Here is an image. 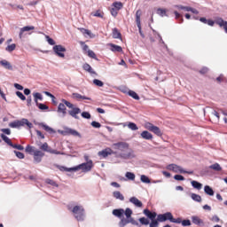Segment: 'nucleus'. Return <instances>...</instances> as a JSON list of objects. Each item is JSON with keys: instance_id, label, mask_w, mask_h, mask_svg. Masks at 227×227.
Masks as SVG:
<instances>
[{"instance_id": "nucleus-23", "label": "nucleus", "mask_w": 227, "mask_h": 227, "mask_svg": "<svg viewBox=\"0 0 227 227\" xmlns=\"http://www.w3.org/2000/svg\"><path fill=\"white\" fill-rule=\"evenodd\" d=\"M113 196L115 200H119V201H125V196L120 191L113 192Z\"/></svg>"}, {"instance_id": "nucleus-33", "label": "nucleus", "mask_w": 227, "mask_h": 227, "mask_svg": "<svg viewBox=\"0 0 227 227\" xmlns=\"http://www.w3.org/2000/svg\"><path fill=\"white\" fill-rule=\"evenodd\" d=\"M25 152L27 153H29V155H35V152H36V151H35V146L28 145L26 146Z\"/></svg>"}, {"instance_id": "nucleus-47", "label": "nucleus", "mask_w": 227, "mask_h": 227, "mask_svg": "<svg viewBox=\"0 0 227 227\" xmlns=\"http://www.w3.org/2000/svg\"><path fill=\"white\" fill-rule=\"evenodd\" d=\"M33 97L35 98V100H43V96L40 92H34Z\"/></svg>"}, {"instance_id": "nucleus-32", "label": "nucleus", "mask_w": 227, "mask_h": 227, "mask_svg": "<svg viewBox=\"0 0 227 227\" xmlns=\"http://www.w3.org/2000/svg\"><path fill=\"white\" fill-rule=\"evenodd\" d=\"M140 182H142V184H152V179L146 175H142L140 176Z\"/></svg>"}, {"instance_id": "nucleus-48", "label": "nucleus", "mask_w": 227, "mask_h": 227, "mask_svg": "<svg viewBox=\"0 0 227 227\" xmlns=\"http://www.w3.org/2000/svg\"><path fill=\"white\" fill-rule=\"evenodd\" d=\"M93 84H95V86H98V88H102L104 86V82L98 79H94Z\"/></svg>"}, {"instance_id": "nucleus-12", "label": "nucleus", "mask_w": 227, "mask_h": 227, "mask_svg": "<svg viewBox=\"0 0 227 227\" xmlns=\"http://www.w3.org/2000/svg\"><path fill=\"white\" fill-rule=\"evenodd\" d=\"M114 153L113 152V149L108 147L102 151H99L98 153V157H102L103 159H106V158L109 157V155H113Z\"/></svg>"}, {"instance_id": "nucleus-8", "label": "nucleus", "mask_w": 227, "mask_h": 227, "mask_svg": "<svg viewBox=\"0 0 227 227\" xmlns=\"http://www.w3.org/2000/svg\"><path fill=\"white\" fill-rule=\"evenodd\" d=\"M78 171L82 169V173H88L93 168V160H89L87 162L77 165Z\"/></svg>"}, {"instance_id": "nucleus-63", "label": "nucleus", "mask_w": 227, "mask_h": 227, "mask_svg": "<svg viewBox=\"0 0 227 227\" xmlns=\"http://www.w3.org/2000/svg\"><path fill=\"white\" fill-rule=\"evenodd\" d=\"M154 127H155V125H153L152 122L145 123V129H147V130H150V132H152V130Z\"/></svg>"}, {"instance_id": "nucleus-61", "label": "nucleus", "mask_w": 227, "mask_h": 227, "mask_svg": "<svg viewBox=\"0 0 227 227\" xmlns=\"http://www.w3.org/2000/svg\"><path fill=\"white\" fill-rule=\"evenodd\" d=\"M16 95L19 97V98H20V100H26V96L21 91H16Z\"/></svg>"}, {"instance_id": "nucleus-29", "label": "nucleus", "mask_w": 227, "mask_h": 227, "mask_svg": "<svg viewBox=\"0 0 227 227\" xmlns=\"http://www.w3.org/2000/svg\"><path fill=\"white\" fill-rule=\"evenodd\" d=\"M1 138L3 139V141H4V143H6V145H8L9 146H12V142L10 139V137H8L6 135H4V133H2L0 135Z\"/></svg>"}, {"instance_id": "nucleus-38", "label": "nucleus", "mask_w": 227, "mask_h": 227, "mask_svg": "<svg viewBox=\"0 0 227 227\" xmlns=\"http://www.w3.org/2000/svg\"><path fill=\"white\" fill-rule=\"evenodd\" d=\"M87 56H89V58H91L92 59H95L96 61H98V58H97V54H95V51L91 50H88Z\"/></svg>"}, {"instance_id": "nucleus-1", "label": "nucleus", "mask_w": 227, "mask_h": 227, "mask_svg": "<svg viewBox=\"0 0 227 227\" xmlns=\"http://www.w3.org/2000/svg\"><path fill=\"white\" fill-rule=\"evenodd\" d=\"M113 147L114 150H119L120 152H125L126 153H120L117 157L119 159H122L123 160H130V159H136V153H134V150L130 149V145L127 142H117L113 144Z\"/></svg>"}, {"instance_id": "nucleus-21", "label": "nucleus", "mask_w": 227, "mask_h": 227, "mask_svg": "<svg viewBox=\"0 0 227 227\" xmlns=\"http://www.w3.org/2000/svg\"><path fill=\"white\" fill-rule=\"evenodd\" d=\"M110 51L112 52H123V48L121 46L114 44V43H109Z\"/></svg>"}, {"instance_id": "nucleus-5", "label": "nucleus", "mask_w": 227, "mask_h": 227, "mask_svg": "<svg viewBox=\"0 0 227 227\" xmlns=\"http://www.w3.org/2000/svg\"><path fill=\"white\" fill-rule=\"evenodd\" d=\"M27 127V129H33V123H31L27 119L23 118L21 120H17L9 123L11 129H20V127Z\"/></svg>"}, {"instance_id": "nucleus-20", "label": "nucleus", "mask_w": 227, "mask_h": 227, "mask_svg": "<svg viewBox=\"0 0 227 227\" xmlns=\"http://www.w3.org/2000/svg\"><path fill=\"white\" fill-rule=\"evenodd\" d=\"M129 203H132L137 208H141V207H143V202H141V200H139V199H137V197L129 198Z\"/></svg>"}, {"instance_id": "nucleus-45", "label": "nucleus", "mask_w": 227, "mask_h": 227, "mask_svg": "<svg viewBox=\"0 0 227 227\" xmlns=\"http://www.w3.org/2000/svg\"><path fill=\"white\" fill-rule=\"evenodd\" d=\"M17 47L16 43H12V44H9L6 48L5 51H7V52H13V51H15Z\"/></svg>"}, {"instance_id": "nucleus-17", "label": "nucleus", "mask_w": 227, "mask_h": 227, "mask_svg": "<svg viewBox=\"0 0 227 227\" xmlns=\"http://www.w3.org/2000/svg\"><path fill=\"white\" fill-rule=\"evenodd\" d=\"M39 127H42V129H43V130H45V132H48V134H56V131L54 129L51 128L49 125L41 122L38 123Z\"/></svg>"}, {"instance_id": "nucleus-22", "label": "nucleus", "mask_w": 227, "mask_h": 227, "mask_svg": "<svg viewBox=\"0 0 227 227\" xmlns=\"http://www.w3.org/2000/svg\"><path fill=\"white\" fill-rule=\"evenodd\" d=\"M0 65L5 68V70H13V66H12V64L6 60V59H3L0 61Z\"/></svg>"}, {"instance_id": "nucleus-60", "label": "nucleus", "mask_w": 227, "mask_h": 227, "mask_svg": "<svg viewBox=\"0 0 227 227\" xmlns=\"http://www.w3.org/2000/svg\"><path fill=\"white\" fill-rule=\"evenodd\" d=\"M46 184L52 185L53 187H58L57 183L52 179H46Z\"/></svg>"}, {"instance_id": "nucleus-49", "label": "nucleus", "mask_w": 227, "mask_h": 227, "mask_svg": "<svg viewBox=\"0 0 227 227\" xmlns=\"http://www.w3.org/2000/svg\"><path fill=\"white\" fill-rule=\"evenodd\" d=\"M62 103L67 106L69 109H74V104L70 103V101H67V99H62Z\"/></svg>"}, {"instance_id": "nucleus-42", "label": "nucleus", "mask_w": 227, "mask_h": 227, "mask_svg": "<svg viewBox=\"0 0 227 227\" xmlns=\"http://www.w3.org/2000/svg\"><path fill=\"white\" fill-rule=\"evenodd\" d=\"M125 176L127 179L134 181L136 180V174L133 172H126Z\"/></svg>"}, {"instance_id": "nucleus-31", "label": "nucleus", "mask_w": 227, "mask_h": 227, "mask_svg": "<svg viewBox=\"0 0 227 227\" xmlns=\"http://www.w3.org/2000/svg\"><path fill=\"white\" fill-rule=\"evenodd\" d=\"M209 169H213L214 171H223V168L219 163H214L210 165Z\"/></svg>"}, {"instance_id": "nucleus-44", "label": "nucleus", "mask_w": 227, "mask_h": 227, "mask_svg": "<svg viewBox=\"0 0 227 227\" xmlns=\"http://www.w3.org/2000/svg\"><path fill=\"white\" fill-rule=\"evenodd\" d=\"M174 8H177V10H184V12H189L191 10L190 6H184V5H174Z\"/></svg>"}, {"instance_id": "nucleus-46", "label": "nucleus", "mask_w": 227, "mask_h": 227, "mask_svg": "<svg viewBox=\"0 0 227 227\" xmlns=\"http://www.w3.org/2000/svg\"><path fill=\"white\" fill-rule=\"evenodd\" d=\"M128 128H129L130 130H138L139 129V128L137 127V124H136L135 122H129Z\"/></svg>"}, {"instance_id": "nucleus-43", "label": "nucleus", "mask_w": 227, "mask_h": 227, "mask_svg": "<svg viewBox=\"0 0 227 227\" xmlns=\"http://www.w3.org/2000/svg\"><path fill=\"white\" fill-rule=\"evenodd\" d=\"M157 14L160 15V17H168V14L166 13V9L158 8Z\"/></svg>"}, {"instance_id": "nucleus-15", "label": "nucleus", "mask_w": 227, "mask_h": 227, "mask_svg": "<svg viewBox=\"0 0 227 227\" xmlns=\"http://www.w3.org/2000/svg\"><path fill=\"white\" fill-rule=\"evenodd\" d=\"M215 24H217L220 27H223L227 35V21L223 20V18H217L215 20Z\"/></svg>"}, {"instance_id": "nucleus-62", "label": "nucleus", "mask_w": 227, "mask_h": 227, "mask_svg": "<svg viewBox=\"0 0 227 227\" xmlns=\"http://www.w3.org/2000/svg\"><path fill=\"white\" fill-rule=\"evenodd\" d=\"M181 224L182 226H191L192 223L191 220L185 219L182 221Z\"/></svg>"}, {"instance_id": "nucleus-39", "label": "nucleus", "mask_w": 227, "mask_h": 227, "mask_svg": "<svg viewBox=\"0 0 227 227\" xmlns=\"http://www.w3.org/2000/svg\"><path fill=\"white\" fill-rule=\"evenodd\" d=\"M80 45H82V49L84 54L88 53V51H90V46H88V44H86V43L81 41L80 42Z\"/></svg>"}, {"instance_id": "nucleus-26", "label": "nucleus", "mask_w": 227, "mask_h": 227, "mask_svg": "<svg viewBox=\"0 0 227 227\" xmlns=\"http://www.w3.org/2000/svg\"><path fill=\"white\" fill-rule=\"evenodd\" d=\"M58 113H62L63 116H67V106H65V103H60L58 106Z\"/></svg>"}, {"instance_id": "nucleus-55", "label": "nucleus", "mask_w": 227, "mask_h": 227, "mask_svg": "<svg viewBox=\"0 0 227 227\" xmlns=\"http://www.w3.org/2000/svg\"><path fill=\"white\" fill-rule=\"evenodd\" d=\"M18 159H25L26 155L19 151H13Z\"/></svg>"}, {"instance_id": "nucleus-28", "label": "nucleus", "mask_w": 227, "mask_h": 227, "mask_svg": "<svg viewBox=\"0 0 227 227\" xmlns=\"http://www.w3.org/2000/svg\"><path fill=\"white\" fill-rule=\"evenodd\" d=\"M112 8L114 10H116L117 12H120V10H121V8H123V4L121 2H114L112 4Z\"/></svg>"}, {"instance_id": "nucleus-2", "label": "nucleus", "mask_w": 227, "mask_h": 227, "mask_svg": "<svg viewBox=\"0 0 227 227\" xmlns=\"http://www.w3.org/2000/svg\"><path fill=\"white\" fill-rule=\"evenodd\" d=\"M132 214L134 212L130 209V207H127L125 209V216L126 218H121L118 223L119 227H125L127 224H132L133 226L141 227V223L138 221H136L134 217H132Z\"/></svg>"}, {"instance_id": "nucleus-53", "label": "nucleus", "mask_w": 227, "mask_h": 227, "mask_svg": "<svg viewBox=\"0 0 227 227\" xmlns=\"http://www.w3.org/2000/svg\"><path fill=\"white\" fill-rule=\"evenodd\" d=\"M41 150H43V152H48L51 150V148L49 147V144L44 143L41 145Z\"/></svg>"}, {"instance_id": "nucleus-58", "label": "nucleus", "mask_w": 227, "mask_h": 227, "mask_svg": "<svg viewBox=\"0 0 227 227\" xmlns=\"http://www.w3.org/2000/svg\"><path fill=\"white\" fill-rule=\"evenodd\" d=\"M91 127H93L94 129H100V127H102V124H100V122L93 121L90 123Z\"/></svg>"}, {"instance_id": "nucleus-7", "label": "nucleus", "mask_w": 227, "mask_h": 227, "mask_svg": "<svg viewBox=\"0 0 227 227\" xmlns=\"http://www.w3.org/2000/svg\"><path fill=\"white\" fill-rule=\"evenodd\" d=\"M58 132L62 136H74L75 137H82L81 133H79V131L68 127H64V130L59 129Z\"/></svg>"}, {"instance_id": "nucleus-52", "label": "nucleus", "mask_w": 227, "mask_h": 227, "mask_svg": "<svg viewBox=\"0 0 227 227\" xmlns=\"http://www.w3.org/2000/svg\"><path fill=\"white\" fill-rule=\"evenodd\" d=\"M75 171H79L77 166L72 168L66 167V172L67 173H75Z\"/></svg>"}, {"instance_id": "nucleus-16", "label": "nucleus", "mask_w": 227, "mask_h": 227, "mask_svg": "<svg viewBox=\"0 0 227 227\" xmlns=\"http://www.w3.org/2000/svg\"><path fill=\"white\" fill-rule=\"evenodd\" d=\"M33 29H35L34 26H26L21 27L19 33V38L22 40L24 33H26V31H33Z\"/></svg>"}, {"instance_id": "nucleus-56", "label": "nucleus", "mask_w": 227, "mask_h": 227, "mask_svg": "<svg viewBox=\"0 0 227 227\" xmlns=\"http://www.w3.org/2000/svg\"><path fill=\"white\" fill-rule=\"evenodd\" d=\"M82 117L84 118L85 120H90L91 119V114H90V112H82Z\"/></svg>"}, {"instance_id": "nucleus-27", "label": "nucleus", "mask_w": 227, "mask_h": 227, "mask_svg": "<svg viewBox=\"0 0 227 227\" xmlns=\"http://www.w3.org/2000/svg\"><path fill=\"white\" fill-rule=\"evenodd\" d=\"M82 68L83 70H85V72H88L89 74H97V72L93 70V67H91V66L88 63L83 64Z\"/></svg>"}, {"instance_id": "nucleus-3", "label": "nucleus", "mask_w": 227, "mask_h": 227, "mask_svg": "<svg viewBox=\"0 0 227 227\" xmlns=\"http://www.w3.org/2000/svg\"><path fill=\"white\" fill-rule=\"evenodd\" d=\"M143 214L144 215H145V217L143 216L138 219V222L143 226H148V224H150V221H153V219H157V215H157V212L152 211L148 208L144 209Z\"/></svg>"}, {"instance_id": "nucleus-14", "label": "nucleus", "mask_w": 227, "mask_h": 227, "mask_svg": "<svg viewBox=\"0 0 227 227\" xmlns=\"http://www.w3.org/2000/svg\"><path fill=\"white\" fill-rule=\"evenodd\" d=\"M68 114L74 118L75 120H79V116L77 114H81V108L79 107H73L72 110L68 111Z\"/></svg>"}, {"instance_id": "nucleus-50", "label": "nucleus", "mask_w": 227, "mask_h": 227, "mask_svg": "<svg viewBox=\"0 0 227 227\" xmlns=\"http://www.w3.org/2000/svg\"><path fill=\"white\" fill-rule=\"evenodd\" d=\"M37 107L41 111H47V109H49V106L43 103L37 104Z\"/></svg>"}, {"instance_id": "nucleus-40", "label": "nucleus", "mask_w": 227, "mask_h": 227, "mask_svg": "<svg viewBox=\"0 0 227 227\" xmlns=\"http://www.w3.org/2000/svg\"><path fill=\"white\" fill-rule=\"evenodd\" d=\"M136 23L137 27H140V24H141V12L140 11H137L136 12Z\"/></svg>"}, {"instance_id": "nucleus-35", "label": "nucleus", "mask_w": 227, "mask_h": 227, "mask_svg": "<svg viewBox=\"0 0 227 227\" xmlns=\"http://www.w3.org/2000/svg\"><path fill=\"white\" fill-rule=\"evenodd\" d=\"M113 38L117 39V40H121V33H120V31H118V28H114L113 29Z\"/></svg>"}, {"instance_id": "nucleus-9", "label": "nucleus", "mask_w": 227, "mask_h": 227, "mask_svg": "<svg viewBox=\"0 0 227 227\" xmlns=\"http://www.w3.org/2000/svg\"><path fill=\"white\" fill-rule=\"evenodd\" d=\"M53 52L58 56L59 58H65V53L67 52V48H65L61 44H57L53 46Z\"/></svg>"}, {"instance_id": "nucleus-11", "label": "nucleus", "mask_w": 227, "mask_h": 227, "mask_svg": "<svg viewBox=\"0 0 227 227\" xmlns=\"http://www.w3.org/2000/svg\"><path fill=\"white\" fill-rule=\"evenodd\" d=\"M45 156V153L40 150H35V152H34V162H35V164H40V162H42V158H43Z\"/></svg>"}, {"instance_id": "nucleus-25", "label": "nucleus", "mask_w": 227, "mask_h": 227, "mask_svg": "<svg viewBox=\"0 0 227 227\" xmlns=\"http://www.w3.org/2000/svg\"><path fill=\"white\" fill-rule=\"evenodd\" d=\"M191 184H192V187H193V189H197V191H201V189H203V184L196 180H192Z\"/></svg>"}, {"instance_id": "nucleus-18", "label": "nucleus", "mask_w": 227, "mask_h": 227, "mask_svg": "<svg viewBox=\"0 0 227 227\" xmlns=\"http://www.w3.org/2000/svg\"><path fill=\"white\" fill-rule=\"evenodd\" d=\"M192 223L193 224H196V226H204L205 222L201 218H200L198 215H192Z\"/></svg>"}, {"instance_id": "nucleus-64", "label": "nucleus", "mask_w": 227, "mask_h": 227, "mask_svg": "<svg viewBox=\"0 0 227 227\" xmlns=\"http://www.w3.org/2000/svg\"><path fill=\"white\" fill-rule=\"evenodd\" d=\"M210 221H212L213 223H219V221H221V218H219L217 215H215L210 218Z\"/></svg>"}, {"instance_id": "nucleus-57", "label": "nucleus", "mask_w": 227, "mask_h": 227, "mask_svg": "<svg viewBox=\"0 0 227 227\" xmlns=\"http://www.w3.org/2000/svg\"><path fill=\"white\" fill-rule=\"evenodd\" d=\"M174 180H176L177 182H184V180H185V177H184V176L182 175H175Z\"/></svg>"}, {"instance_id": "nucleus-59", "label": "nucleus", "mask_w": 227, "mask_h": 227, "mask_svg": "<svg viewBox=\"0 0 227 227\" xmlns=\"http://www.w3.org/2000/svg\"><path fill=\"white\" fill-rule=\"evenodd\" d=\"M182 218L178 217V218H175L174 216H172V221L171 223H174L176 224H182Z\"/></svg>"}, {"instance_id": "nucleus-4", "label": "nucleus", "mask_w": 227, "mask_h": 227, "mask_svg": "<svg viewBox=\"0 0 227 227\" xmlns=\"http://www.w3.org/2000/svg\"><path fill=\"white\" fill-rule=\"evenodd\" d=\"M71 212L73 213L74 219L79 223L86 221V210L84 209V207L74 206L71 209Z\"/></svg>"}, {"instance_id": "nucleus-51", "label": "nucleus", "mask_w": 227, "mask_h": 227, "mask_svg": "<svg viewBox=\"0 0 227 227\" xmlns=\"http://www.w3.org/2000/svg\"><path fill=\"white\" fill-rule=\"evenodd\" d=\"M45 38L49 45H56V41H54V39H52L51 36L45 35Z\"/></svg>"}, {"instance_id": "nucleus-30", "label": "nucleus", "mask_w": 227, "mask_h": 227, "mask_svg": "<svg viewBox=\"0 0 227 227\" xmlns=\"http://www.w3.org/2000/svg\"><path fill=\"white\" fill-rule=\"evenodd\" d=\"M73 97H74V98H81L82 100H91V98H88V97H86V96H82V95H81V94H79V93H77V92H74L73 93Z\"/></svg>"}, {"instance_id": "nucleus-19", "label": "nucleus", "mask_w": 227, "mask_h": 227, "mask_svg": "<svg viewBox=\"0 0 227 227\" xmlns=\"http://www.w3.org/2000/svg\"><path fill=\"white\" fill-rule=\"evenodd\" d=\"M140 136L142 139H145L146 141H152L153 139V135H152L148 130H144Z\"/></svg>"}, {"instance_id": "nucleus-13", "label": "nucleus", "mask_w": 227, "mask_h": 227, "mask_svg": "<svg viewBox=\"0 0 227 227\" xmlns=\"http://www.w3.org/2000/svg\"><path fill=\"white\" fill-rule=\"evenodd\" d=\"M113 215L118 217L119 219H125L123 217L125 215V209L123 208H116L112 211Z\"/></svg>"}, {"instance_id": "nucleus-41", "label": "nucleus", "mask_w": 227, "mask_h": 227, "mask_svg": "<svg viewBox=\"0 0 227 227\" xmlns=\"http://www.w3.org/2000/svg\"><path fill=\"white\" fill-rule=\"evenodd\" d=\"M151 132H153V134L159 137L162 136V131L160 130V128L157 126H154V128H153Z\"/></svg>"}, {"instance_id": "nucleus-54", "label": "nucleus", "mask_w": 227, "mask_h": 227, "mask_svg": "<svg viewBox=\"0 0 227 227\" xmlns=\"http://www.w3.org/2000/svg\"><path fill=\"white\" fill-rule=\"evenodd\" d=\"M11 147L14 148L15 150H20V151L24 150V146H22L21 145H17L13 143L11 145Z\"/></svg>"}, {"instance_id": "nucleus-24", "label": "nucleus", "mask_w": 227, "mask_h": 227, "mask_svg": "<svg viewBox=\"0 0 227 227\" xmlns=\"http://www.w3.org/2000/svg\"><path fill=\"white\" fill-rule=\"evenodd\" d=\"M204 192L207 196H214L215 194V192H214V189L210 185L204 186Z\"/></svg>"}, {"instance_id": "nucleus-6", "label": "nucleus", "mask_w": 227, "mask_h": 227, "mask_svg": "<svg viewBox=\"0 0 227 227\" xmlns=\"http://www.w3.org/2000/svg\"><path fill=\"white\" fill-rule=\"evenodd\" d=\"M167 169L168 171H173L174 173H181V174H186V175H193L194 174V171H192V170L187 171V170L184 169L181 166L175 164V163L168 164L167 166Z\"/></svg>"}, {"instance_id": "nucleus-37", "label": "nucleus", "mask_w": 227, "mask_h": 227, "mask_svg": "<svg viewBox=\"0 0 227 227\" xmlns=\"http://www.w3.org/2000/svg\"><path fill=\"white\" fill-rule=\"evenodd\" d=\"M128 95L131 97V98H134V100H139V95L136 93L134 90H129Z\"/></svg>"}, {"instance_id": "nucleus-10", "label": "nucleus", "mask_w": 227, "mask_h": 227, "mask_svg": "<svg viewBox=\"0 0 227 227\" xmlns=\"http://www.w3.org/2000/svg\"><path fill=\"white\" fill-rule=\"evenodd\" d=\"M157 217L160 223H166V221H169L171 223L173 219V214L171 212H166L164 214H159Z\"/></svg>"}, {"instance_id": "nucleus-36", "label": "nucleus", "mask_w": 227, "mask_h": 227, "mask_svg": "<svg viewBox=\"0 0 227 227\" xmlns=\"http://www.w3.org/2000/svg\"><path fill=\"white\" fill-rule=\"evenodd\" d=\"M191 198L193 201H196L197 203H201V196L196 193H192Z\"/></svg>"}, {"instance_id": "nucleus-34", "label": "nucleus", "mask_w": 227, "mask_h": 227, "mask_svg": "<svg viewBox=\"0 0 227 227\" xmlns=\"http://www.w3.org/2000/svg\"><path fill=\"white\" fill-rule=\"evenodd\" d=\"M159 223H160V220H159V216H157V218L151 220V223L149 222V227H159Z\"/></svg>"}]
</instances>
